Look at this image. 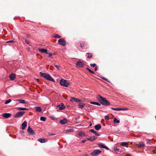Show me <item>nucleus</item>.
I'll return each mask as SVG.
<instances>
[{"mask_svg": "<svg viewBox=\"0 0 156 156\" xmlns=\"http://www.w3.org/2000/svg\"><path fill=\"white\" fill-rule=\"evenodd\" d=\"M96 98L99 102L102 105L108 106L110 105L109 102L105 98L102 97L101 95H97Z\"/></svg>", "mask_w": 156, "mask_h": 156, "instance_id": "obj_1", "label": "nucleus"}, {"mask_svg": "<svg viewBox=\"0 0 156 156\" xmlns=\"http://www.w3.org/2000/svg\"><path fill=\"white\" fill-rule=\"evenodd\" d=\"M40 75L46 80L50 81L52 82H55V80L50 75L46 73L40 72L39 73Z\"/></svg>", "mask_w": 156, "mask_h": 156, "instance_id": "obj_2", "label": "nucleus"}, {"mask_svg": "<svg viewBox=\"0 0 156 156\" xmlns=\"http://www.w3.org/2000/svg\"><path fill=\"white\" fill-rule=\"evenodd\" d=\"M101 153V151L99 149L95 150L90 153V155L92 156H96L98 155Z\"/></svg>", "mask_w": 156, "mask_h": 156, "instance_id": "obj_3", "label": "nucleus"}, {"mask_svg": "<svg viewBox=\"0 0 156 156\" xmlns=\"http://www.w3.org/2000/svg\"><path fill=\"white\" fill-rule=\"evenodd\" d=\"M60 84L65 87H67L69 85V83L67 82V80L63 79H62L60 81Z\"/></svg>", "mask_w": 156, "mask_h": 156, "instance_id": "obj_4", "label": "nucleus"}, {"mask_svg": "<svg viewBox=\"0 0 156 156\" xmlns=\"http://www.w3.org/2000/svg\"><path fill=\"white\" fill-rule=\"evenodd\" d=\"M84 63L83 61H79L76 62V65L78 68H82L84 66Z\"/></svg>", "mask_w": 156, "mask_h": 156, "instance_id": "obj_5", "label": "nucleus"}, {"mask_svg": "<svg viewBox=\"0 0 156 156\" xmlns=\"http://www.w3.org/2000/svg\"><path fill=\"white\" fill-rule=\"evenodd\" d=\"M28 133L30 135H34L35 133L33 129L29 126L27 129Z\"/></svg>", "mask_w": 156, "mask_h": 156, "instance_id": "obj_6", "label": "nucleus"}, {"mask_svg": "<svg viewBox=\"0 0 156 156\" xmlns=\"http://www.w3.org/2000/svg\"><path fill=\"white\" fill-rule=\"evenodd\" d=\"M25 112L20 111L14 115L15 118H18L22 116L24 113Z\"/></svg>", "mask_w": 156, "mask_h": 156, "instance_id": "obj_7", "label": "nucleus"}, {"mask_svg": "<svg viewBox=\"0 0 156 156\" xmlns=\"http://www.w3.org/2000/svg\"><path fill=\"white\" fill-rule=\"evenodd\" d=\"M58 43L63 46H65L66 45V41L64 39L61 40V39H59L58 40Z\"/></svg>", "mask_w": 156, "mask_h": 156, "instance_id": "obj_8", "label": "nucleus"}, {"mask_svg": "<svg viewBox=\"0 0 156 156\" xmlns=\"http://www.w3.org/2000/svg\"><path fill=\"white\" fill-rule=\"evenodd\" d=\"M97 138V137L96 136H92L89 137L87 138V139L88 140H90V141H93L94 140H96Z\"/></svg>", "mask_w": 156, "mask_h": 156, "instance_id": "obj_9", "label": "nucleus"}, {"mask_svg": "<svg viewBox=\"0 0 156 156\" xmlns=\"http://www.w3.org/2000/svg\"><path fill=\"white\" fill-rule=\"evenodd\" d=\"M2 116L4 117L8 118L11 116V114L9 113H4L2 114Z\"/></svg>", "mask_w": 156, "mask_h": 156, "instance_id": "obj_10", "label": "nucleus"}, {"mask_svg": "<svg viewBox=\"0 0 156 156\" xmlns=\"http://www.w3.org/2000/svg\"><path fill=\"white\" fill-rule=\"evenodd\" d=\"M98 146L102 148H105L106 150H108L109 149L108 147L102 144H98Z\"/></svg>", "mask_w": 156, "mask_h": 156, "instance_id": "obj_11", "label": "nucleus"}, {"mask_svg": "<svg viewBox=\"0 0 156 156\" xmlns=\"http://www.w3.org/2000/svg\"><path fill=\"white\" fill-rule=\"evenodd\" d=\"M38 50L41 53H44L46 54H48L47 50L46 49L39 48L38 49Z\"/></svg>", "mask_w": 156, "mask_h": 156, "instance_id": "obj_12", "label": "nucleus"}, {"mask_svg": "<svg viewBox=\"0 0 156 156\" xmlns=\"http://www.w3.org/2000/svg\"><path fill=\"white\" fill-rule=\"evenodd\" d=\"M9 77L11 80H13L16 78L15 74L14 73H12L10 74Z\"/></svg>", "mask_w": 156, "mask_h": 156, "instance_id": "obj_13", "label": "nucleus"}, {"mask_svg": "<svg viewBox=\"0 0 156 156\" xmlns=\"http://www.w3.org/2000/svg\"><path fill=\"white\" fill-rule=\"evenodd\" d=\"M67 120L66 119H64L61 120L59 121V123L62 124H65L67 123Z\"/></svg>", "mask_w": 156, "mask_h": 156, "instance_id": "obj_14", "label": "nucleus"}, {"mask_svg": "<svg viewBox=\"0 0 156 156\" xmlns=\"http://www.w3.org/2000/svg\"><path fill=\"white\" fill-rule=\"evenodd\" d=\"M22 129H24L25 127L27 126V122L26 121H24L22 124Z\"/></svg>", "mask_w": 156, "mask_h": 156, "instance_id": "obj_15", "label": "nucleus"}, {"mask_svg": "<svg viewBox=\"0 0 156 156\" xmlns=\"http://www.w3.org/2000/svg\"><path fill=\"white\" fill-rule=\"evenodd\" d=\"M90 132L93 133H94L95 135L98 136H100V134L99 133H98L96 131L93 130V129H90L89 130Z\"/></svg>", "mask_w": 156, "mask_h": 156, "instance_id": "obj_16", "label": "nucleus"}, {"mask_svg": "<svg viewBox=\"0 0 156 156\" xmlns=\"http://www.w3.org/2000/svg\"><path fill=\"white\" fill-rule=\"evenodd\" d=\"M95 129L97 130H99L101 128V126L100 124H97L94 126Z\"/></svg>", "mask_w": 156, "mask_h": 156, "instance_id": "obj_17", "label": "nucleus"}, {"mask_svg": "<svg viewBox=\"0 0 156 156\" xmlns=\"http://www.w3.org/2000/svg\"><path fill=\"white\" fill-rule=\"evenodd\" d=\"M38 140L41 143H45L48 141L47 139L42 138L39 139Z\"/></svg>", "mask_w": 156, "mask_h": 156, "instance_id": "obj_18", "label": "nucleus"}, {"mask_svg": "<svg viewBox=\"0 0 156 156\" xmlns=\"http://www.w3.org/2000/svg\"><path fill=\"white\" fill-rule=\"evenodd\" d=\"M16 101H19V102L20 103H23V104H27L28 103L27 102H26L24 100H22V99H17L16 100Z\"/></svg>", "mask_w": 156, "mask_h": 156, "instance_id": "obj_19", "label": "nucleus"}, {"mask_svg": "<svg viewBox=\"0 0 156 156\" xmlns=\"http://www.w3.org/2000/svg\"><path fill=\"white\" fill-rule=\"evenodd\" d=\"M85 104L83 103H80L78 105V107L80 108H82L85 106Z\"/></svg>", "mask_w": 156, "mask_h": 156, "instance_id": "obj_20", "label": "nucleus"}, {"mask_svg": "<svg viewBox=\"0 0 156 156\" xmlns=\"http://www.w3.org/2000/svg\"><path fill=\"white\" fill-rule=\"evenodd\" d=\"M90 103L91 104L96 105L99 106H101V104L98 102H95L94 101H91Z\"/></svg>", "mask_w": 156, "mask_h": 156, "instance_id": "obj_21", "label": "nucleus"}, {"mask_svg": "<svg viewBox=\"0 0 156 156\" xmlns=\"http://www.w3.org/2000/svg\"><path fill=\"white\" fill-rule=\"evenodd\" d=\"M60 106L61 107H60V108H59V110H63V109H65V107L64 106V105L63 103H61Z\"/></svg>", "mask_w": 156, "mask_h": 156, "instance_id": "obj_22", "label": "nucleus"}, {"mask_svg": "<svg viewBox=\"0 0 156 156\" xmlns=\"http://www.w3.org/2000/svg\"><path fill=\"white\" fill-rule=\"evenodd\" d=\"M35 108H36V111L38 112H41V108L40 107H35Z\"/></svg>", "mask_w": 156, "mask_h": 156, "instance_id": "obj_23", "label": "nucleus"}, {"mask_svg": "<svg viewBox=\"0 0 156 156\" xmlns=\"http://www.w3.org/2000/svg\"><path fill=\"white\" fill-rule=\"evenodd\" d=\"M79 135L82 137H83L85 136V134L84 132L80 131L79 133Z\"/></svg>", "mask_w": 156, "mask_h": 156, "instance_id": "obj_24", "label": "nucleus"}, {"mask_svg": "<svg viewBox=\"0 0 156 156\" xmlns=\"http://www.w3.org/2000/svg\"><path fill=\"white\" fill-rule=\"evenodd\" d=\"M113 122L114 123H119L120 121L118 120L116 118H114L113 119Z\"/></svg>", "mask_w": 156, "mask_h": 156, "instance_id": "obj_25", "label": "nucleus"}, {"mask_svg": "<svg viewBox=\"0 0 156 156\" xmlns=\"http://www.w3.org/2000/svg\"><path fill=\"white\" fill-rule=\"evenodd\" d=\"M28 108H17V110H27Z\"/></svg>", "mask_w": 156, "mask_h": 156, "instance_id": "obj_26", "label": "nucleus"}, {"mask_svg": "<svg viewBox=\"0 0 156 156\" xmlns=\"http://www.w3.org/2000/svg\"><path fill=\"white\" fill-rule=\"evenodd\" d=\"M72 99L76 102H78L80 101L79 99H77V98H72Z\"/></svg>", "mask_w": 156, "mask_h": 156, "instance_id": "obj_27", "label": "nucleus"}, {"mask_svg": "<svg viewBox=\"0 0 156 156\" xmlns=\"http://www.w3.org/2000/svg\"><path fill=\"white\" fill-rule=\"evenodd\" d=\"M46 119V118L44 116H41L40 118V120L44 122L45 121Z\"/></svg>", "mask_w": 156, "mask_h": 156, "instance_id": "obj_28", "label": "nucleus"}, {"mask_svg": "<svg viewBox=\"0 0 156 156\" xmlns=\"http://www.w3.org/2000/svg\"><path fill=\"white\" fill-rule=\"evenodd\" d=\"M111 108L113 110H115V111H119L121 110L120 108Z\"/></svg>", "mask_w": 156, "mask_h": 156, "instance_id": "obj_29", "label": "nucleus"}, {"mask_svg": "<svg viewBox=\"0 0 156 156\" xmlns=\"http://www.w3.org/2000/svg\"><path fill=\"white\" fill-rule=\"evenodd\" d=\"M87 54H88L87 58H91L92 57V54L90 53H87Z\"/></svg>", "mask_w": 156, "mask_h": 156, "instance_id": "obj_30", "label": "nucleus"}, {"mask_svg": "<svg viewBox=\"0 0 156 156\" xmlns=\"http://www.w3.org/2000/svg\"><path fill=\"white\" fill-rule=\"evenodd\" d=\"M145 146V144H139L138 145V147H142Z\"/></svg>", "mask_w": 156, "mask_h": 156, "instance_id": "obj_31", "label": "nucleus"}, {"mask_svg": "<svg viewBox=\"0 0 156 156\" xmlns=\"http://www.w3.org/2000/svg\"><path fill=\"white\" fill-rule=\"evenodd\" d=\"M53 37L55 38H61V36H60L58 34H57L55 35Z\"/></svg>", "mask_w": 156, "mask_h": 156, "instance_id": "obj_32", "label": "nucleus"}, {"mask_svg": "<svg viewBox=\"0 0 156 156\" xmlns=\"http://www.w3.org/2000/svg\"><path fill=\"white\" fill-rule=\"evenodd\" d=\"M11 101V100L10 99H8V100L6 101L5 102V104H8Z\"/></svg>", "mask_w": 156, "mask_h": 156, "instance_id": "obj_33", "label": "nucleus"}, {"mask_svg": "<svg viewBox=\"0 0 156 156\" xmlns=\"http://www.w3.org/2000/svg\"><path fill=\"white\" fill-rule=\"evenodd\" d=\"M73 131V129H67L66 130V132H72Z\"/></svg>", "mask_w": 156, "mask_h": 156, "instance_id": "obj_34", "label": "nucleus"}, {"mask_svg": "<svg viewBox=\"0 0 156 156\" xmlns=\"http://www.w3.org/2000/svg\"><path fill=\"white\" fill-rule=\"evenodd\" d=\"M114 150L115 152H118L119 151V149H118L117 147H114Z\"/></svg>", "mask_w": 156, "mask_h": 156, "instance_id": "obj_35", "label": "nucleus"}, {"mask_svg": "<svg viewBox=\"0 0 156 156\" xmlns=\"http://www.w3.org/2000/svg\"><path fill=\"white\" fill-rule=\"evenodd\" d=\"M128 144L127 142H122L121 143V145L122 146H125Z\"/></svg>", "mask_w": 156, "mask_h": 156, "instance_id": "obj_36", "label": "nucleus"}, {"mask_svg": "<svg viewBox=\"0 0 156 156\" xmlns=\"http://www.w3.org/2000/svg\"><path fill=\"white\" fill-rule=\"evenodd\" d=\"M101 78L102 79H103V80H106V81H108V82H109V81H108L107 80V79H106V78H105L104 77V76H101Z\"/></svg>", "mask_w": 156, "mask_h": 156, "instance_id": "obj_37", "label": "nucleus"}, {"mask_svg": "<svg viewBox=\"0 0 156 156\" xmlns=\"http://www.w3.org/2000/svg\"><path fill=\"white\" fill-rule=\"evenodd\" d=\"M15 41H14L9 40V41H7L6 42L7 43H13Z\"/></svg>", "mask_w": 156, "mask_h": 156, "instance_id": "obj_38", "label": "nucleus"}, {"mask_svg": "<svg viewBox=\"0 0 156 156\" xmlns=\"http://www.w3.org/2000/svg\"><path fill=\"white\" fill-rule=\"evenodd\" d=\"M105 119L106 120H108L109 119V117L107 115H105Z\"/></svg>", "mask_w": 156, "mask_h": 156, "instance_id": "obj_39", "label": "nucleus"}, {"mask_svg": "<svg viewBox=\"0 0 156 156\" xmlns=\"http://www.w3.org/2000/svg\"><path fill=\"white\" fill-rule=\"evenodd\" d=\"M90 65L91 67H94L96 66V64L95 63L91 64Z\"/></svg>", "mask_w": 156, "mask_h": 156, "instance_id": "obj_40", "label": "nucleus"}, {"mask_svg": "<svg viewBox=\"0 0 156 156\" xmlns=\"http://www.w3.org/2000/svg\"><path fill=\"white\" fill-rule=\"evenodd\" d=\"M58 69H60L59 67L58 66V65H54Z\"/></svg>", "mask_w": 156, "mask_h": 156, "instance_id": "obj_41", "label": "nucleus"}, {"mask_svg": "<svg viewBox=\"0 0 156 156\" xmlns=\"http://www.w3.org/2000/svg\"><path fill=\"white\" fill-rule=\"evenodd\" d=\"M120 111H121V110H122V111H123V110H127V109L126 108H120Z\"/></svg>", "mask_w": 156, "mask_h": 156, "instance_id": "obj_42", "label": "nucleus"}, {"mask_svg": "<svg viewBox=\"0 0 156 156\" xmlns=\"http://www.w3.org/2000/svg\"><path fill=\"white\" fill-rule=\"evenodd\" d=\"M47 54H48L49 56L51 57V58H53L52 57H51V56L52 55V54L51 53H48Z\"/></svg>", "mask_w": 156, "mask_h": 156, "instance_id": "obj_43", "label": "nucleus"}, {"mask_svg": "<svg viewBox=\"0 0 156 156\" xmlns=\"http://www.w3.org/2000/svg\"><path fill=\"white\" fill-rule=\"evenodd\" d=\"M25 43L27 44H29L30 43L27 40H25Z\"/></svg>", "mask_w": 156, "mask_h": 156, "instance_id": "obj_44", "label": "nucleus"}, {"mask_svg": "<svg viewBox=\"0 0 156 156\" xmlns=\"http://www.w3.org/2000/svg\"><path fill=\"white\" fill-rule=\"evenodd\" d=\"M89 72L90 73H91L93 74H94V71H93L91 70L90 69V70H89Z\"/></svg>", "mask_w": 156, "mask_h": 156, "instance_id": "obj_45", "label": "nucleus"}, {"mask_svg": "<svg viewBox=\"0 0 156 156\" xmlns=\"http://www.w3.org/2000/svg\"><path fill=\"white\" fill-rule=\"evenodd\" d=\"M55 133H49V136H53V135H55Z\"/></svg>", "mask_w": 156, "mask_h": 156, "instance_id": "obj_46", "label": "nucleus"}, {"mask_svg": "<svg viewBox=\"0 0 156 156\" xmlns=\"http://www.w3.org/2000/svg\"><path fill=\"white\" fill-rule=\"evenodd\" d=\"M86 141V140H82V142L84 143H85V142Z\"/></svg>", "mask_w": 156, "mask_h": 156, "instance_id": "obj_47", "label": "nucleus"}, {"mask_svg": "<svg viewBox=\"0 0 156 156\" xmlns=\"http://www.w3.org/2000/svg\"><path fill=\"white\" fill-rule=\"evenodd\" d=\"M80 46L82 48V47H83L84 46V45L83 44H81L80 45Z\"/></svg>", "mask_w": 156, "mask_h": 156, "instance_id": "obj_48", "label": "nucleus"}, {"mask_svg": "<svg viewBox=\"0 0 156 156\" xmlns=\"http://www.w3.org/2000/svg\"><path fill=\"white\" fill-rule=\"evenodd\" d=\"M57 107L58 108H60V107H60V105H57Z\"/></svg>", "mask_w": 156, "mask_h": 156, "instance_id": "obj_49", "label": "nucleus"}, {"mask_svg": "<svg viewBox=\"0 0 156 156\" xmlns=\"http://www.w3.org/2000/svg\"><path fill=\"white\" fill-rule=\"evenodd\" d=\"M35 80H36L37 81V82H38V81H39V79H36L35 78Z\"/></svg>", "mask_w": 156, "mask_h": 156, "instance_id": "obj_50", "label": "nucleus"}, {"mask_svg": "<svg viewBox=\"0 0 156 156\" xmlns=\"http://www.w3.org/2000/svg\"><path fill=\"white\" fill-rule=\"evenodd\" d=\"M97 70V67H96L95 68V69H94V70L95 71H96Z\"/></svg>", "mask_w": 156, "mask_h": 156, "instance_id": "obj_51", "label": "nucleus"}, {"mask_svg": "<svg viewBox=\"0 0 156 156\" xmlns=\"http://www.w3.org/2000/svg\"><path fill=\"white\" fill-rule=\"evenodd\" d=\"M86 69H87V70L88 71H89V70H90L89 69V68H86Z\"/></svg>", "mask_w": 156, "mask_h": 156, "instance_id": "obj_52", "label": "nucleus"}, {"mask_svg": "<svg viewBox=\"0 0 156 156\" xmlns=\"http://www.w3.org/2000/svg\"><path fill=\"white\" fill-rule=\"evenodd\" d=\"M147 144H149V143H150V142L149 141H148V142H147Z\"/></svg>", "mask_w": 156, "mask_h": 156, "instance_id": "obj_53", "label": "nucleus"}, {"mask_svg": "<svg viewBox=\"0 0 156 156\" xmlns=\"http://www.w3.org/2000/svg\"><path fill=\"white\" fill-rule=\"evenodd\" d=\"M85 156H88V155H87V154H86V155H85Z\"/></svg>", "mask_w": 156, "mask_h": 156, "instance_id": "obj_54", "label": "nucleus"}, {"mask_svg": "<svg viewBox=\"0 0 156 156\" xmlns=\"http://www.w3.org/2000/svg\"><path fill=\"white\" fill-rule=\"evenodd\" d=\"M27 36L28 37H29V36H28V35H27Z\"/></svg>", "mask_w": 156, "mask_h": 156, "instance_id": "obj_55", "label": "nucleus"}, {"mask_svg": "<svg viewBox=\"0 0 156 156\" xmlns=\"http://www.w3.org/2000/svg\"><path fill=\"white\" fill-rule=\"evenodd\" d=\"M155 148L156 149V146L155 147Z\"/></svg>", "mask_w": 156, "mask_h": 156, "instance_id": "obj_56", "label": "nucleus"}]
</instances>
